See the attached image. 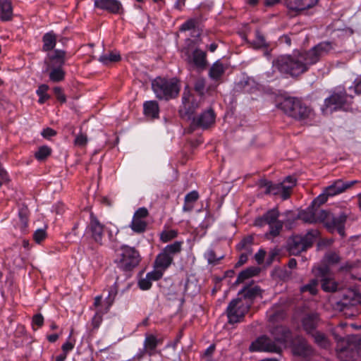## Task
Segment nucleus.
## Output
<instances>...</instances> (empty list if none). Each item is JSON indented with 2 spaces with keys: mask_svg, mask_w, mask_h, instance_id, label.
<instances>
[{
  "mask_svg": "<svg viewBox=\"0 0 361 361\" xmlns=\"http://www.w3.org/2000/svg\"><path fill=\"white\" fill-rule=\"evenodd\" d=\"M319 235L317 230H310L304 235H297L289 238L288 250L293 255H298L312 247Z\"/></svg>",
  "mask_w": 361,
  "mask_h": 361,
  "instance_id": "6e6552de",
  "label": "nucleus"
},
{
  "mask_svg": "<svg viewBox=\"0 0 361 361\" xmlns=\"http://www.w3.org/2000/svg\"><path fill=\"white\" fill-rule=\"evenodd\" d=\"M271 334L274 336L275 341L283 343L290 337V331L286 326H276L271 330Z\"/></svg>",
  "mask_w": 361,
  "mask_h": 361,
  "instance_id": "a878e982",
  "label": "nucleus"
},
{
  "mask_svg": "<svg viewBox=\"0 0 361 361\" xmlns=\"http://www.w3.org/2000/svg\"><path fill=\"white\" fill-rule=\"evenodd\" d=\"M94 6L114 14L120 13L123 10L122 4L118 0H94Z\"/></svg>",
  "mask_w": 361,
  "mask_h": 361,
  "instance_id": "6ab92c4d",
  "label": "nucleus"
},
{
  "mask_svg": "<svg viewBox=\"0 0 361 361\" xmlns=\"http://www.w3.org/2000/svg\"><path fill=\"white\" fill-rule=\"evenodd\" d=\"M66 72L62 68V66H57L53 68L49 72V80L54 82H59L63 81L65 78Z\"/></svg>",
  "mask_w": 361,
  "mask_h": 361,
  "instance_id": "e433bc0d",
  "label": "nucleus"
},
{
  "mask_svg": "<svg viewBox=\"0 0 361 361\" xmlns=\"http://www.w3.org/2000/svg\"><path fill=\"white\" fill-rule=\"evenodd\" d=\"M322 209H314L311 206L309 207L307 210L300 213V218L305 222L307 223H316L317 221H320V219L319 218L320 211Z\"/></svg>",
  "mask_w": 361,
  "mask_h": 361,
  "instance_id": "c756f323",
  "label": "nucleus"
},
{
  "mask_svg": "<svg viewBox=\"0 0 361 361\" xmlns=\"http://www.w3.org/2000/svg\"><path fill=\"white\" fill-rule=\"evenodd\" d=\"M120 54L111 52L109 54H104L99 57V61L104 65H108L112 62H118L121 60Z\"/></svg>",
  "mask_w": 361,
  "mask_h": 361,
  "instance_id": "37998d69",
  "label": "nucleus"
},
{
  "mask_svg": "<svg viewBox=\"0 0 361 361\" xmlns=\"http://www.w3.org/2000/svg\"><path fill=\"white\" fill-rule=\"evenodd\" d=\"M87 142V137L85 135L82 133L78 135L74 141L75 145L79 147H83L86 145Z\"/></svg>",
  "mask_w": 361,
  "mask_h": 361,
  "instance_id": "680f3d73",
  "label": "nucleus"
},
{
  "mask_svg": "<svg viewBox=\"0 0 361 361\" xmlns=\"http://www.w3.org/2000/svg\"><path fill=\"white\" fill-rule=\"evenodd\" d=\"M277 106L287 116L302 124H310L315 118L313 108L298 97H286Z\"/></svg>",
  "mask_w": 361,
  "mask_h": 361,
  "instance_id": "7ed1b4c3",
  "label": "nucleus"
},
{
  "mask_svg": "<svg viewBox=\"0 0 361 361\" xmlns=\"http://www.w3.org/2000/svg\"><path fill=\"white\" fill-rule=\"evenodd\" d=\"M311 335L317 345L324 349L330 348L331 343L324 333L316 331Z\"/></svg>",
  "mask_w": 361,
  "mask_h": 361,
  "instance_id": "f704fd0d",
  "label": "nucleus"
},
{
  "mask_svg": "<svg viewBox=\"0 0 361 361\" xmlns=\"http://www.w3.org/2000/svg\"><path fill=\"white\" fill-rule=\"evenodd\" d=\"M13 6L11 0H0V19L7 22L13 19Z\"/></svg>",
  "mask_w": 361,
  "mask_h": 361,
  "instance_id": "b1692460",
  "label": "nucleus"
},
{
  "mask_svg": "<svg viewBox=\"0 0 361 361\" xmlns=\"http://www.w3.org/2000/svg\"><path fill=\"white\" fill-rule=\"evenodd\" d=\"M250 44L255 49L267 48L269 46L264 35L259 30H256L255 39Z\"/></svg>",
  "mask_w": 361,
  "mask_h": 361,
  "instance_id": "ea45409f",
  "label": "nucleus"
},
{
  "mask_svg": "<svg viewBox=\"0 0 361 361\" xmlns=\"http://www.w3.org/2000/svg\"><path fill=\"white\" fill-rule=\"evenodd\" d=\"M320 322L321 319L318 313H306L301 319L302 327L307 334H312L316 331Z\"/></svg>",
  "mask_w": 361,
  "mask_h": 361,
  "instance_id": "f3484780",
  "label": "nucleus"
},
{
  "mask_svg": "<svg viewBox=\"0 0 361 361\" xmlns=\"http://www.w3.org/2000/svg\"><path fill=\"white\" fill-rule=\"evenodd\" d=\"M29 210L27 207L23 206L18 210L19 222L17 226L23 233H26L28 226Z\"/></svg>",
  "mask_w": 361,
  "mask_h": 361,
  "instance_id": "473e14b6",
  "label": "nucleus"
},
{
  "mask_svg": "<svg viewBox=\"0 0 361 361\" xmlns=\"http://www.w3.org/2000/svg\"><path fill=\"white\" fill-rule=\"evenodd\" d=\"M318 279H314L300 288L301 293L309 292L311 295H315L317 292Z\"/></svg>",
  "mask_w": 361,
  "mask_h": 361,
  "instance_id": "c03bdc74",
  "label": "nucleus"
},
{
  "mask_svg": "<svg viewBox=\"0 0 361 361\" xmlns=\"http://www.w3.org/2000/svg\"><path fill=\"white\" fill-rule=\"evenodd\" d=\"M251 278V274H248V271H246L245 269L240 271L237 277V279L235 281L236 283H243L245 280Z\"/></svg>",
  "mask_w": 361,
  "mask_h": 361,
  "instance_id": "338daca9",
  "label": "nucleus"
},
{
  "mask_svg": "<svg viewBox=\"0 0 361 361\" xmlns=\"http://www.w3.org/2000/svg\"><path fill=\"white\" fill-rule=\"evenodd\" d=\"M66 52L62 49H55L53 54L49 56L51 61H54L58 66H63L66 61Z\"/></svg>",
  "mask_w": 361,
  "mask_h": 361,
  "instance_id": "4c0bfd02",
  "label": "nucleus"
},
{
  "mask_svg": "<svg viewBox=\"0 0 361 361\" xmlns=\"http://www.w3.org/2000/svg\"><path fill=\"white\" fill-rule=\"evenodd\" d=\"M325 261L331 264H335L340 262V256L336 252H329L324 256Z\"/></svg>",
  "mask_w": 361,
  "mask_h": 361,
  "instance_id": "8fccbe9b",
  "label": "nucleus"
},
{
  "mask_svg": "<svg viewBox=\"0 0 361 361\" xmlns=\"http://www.w3.org/2000/svg\"><path fill=\"white\" fill-rule=\"evenodd\" d=\"M144 115L151 119H156L159 116V106L157 101H146L143 104Z\"/></svg>",
  "mask_w": 361,
  "mask_h": 361,
  "instance_id": "5701e85b",
  "label": "nucleus"
},
{
  "mask_svg": "<svg viewBox=\"0 0 361 361\" xmlns=\"http://www.w3.org/2000/svg\"><path fill=\"white\" fill-rule=\"evenodd\" d=\"M353 90L356 94H361V75L355 80Z\"/></svg>",
  "mask_w": 361,
  "mask_h": 361,
  "instance_id": "774afa93",
  "label": "nucleus"
},
{
  "mask_svg": "<svg viewBox=\"0 0 361 361\" xmlns=\"http://www.w3.org/2000/svg\"><path fill=\"white\" fill-rule=\"evenodd\" d=\"M164 272V271H162L161 269L155 268V270L148 272L147 274V276L152 282L154 281H158L159 279H160L162 277Z\"/></svg>",
  "mask_w": 361,
  "mask_h": 361,
  "instance_id": "4d7b16f0",
  "label": "nucleus"
},
{
  "mask_svg": "<svg viewBox=\"0 0 361 361\" xmlns=\"http://www.w3.org/2000/svg\"><path fill=\"white\" fill-rule=\"evenodd\" d=\"M205 87V81L204 79H199L195 82V90L200 94H203Z\"/></svg>",
  "mask_w": 361,
  "mask_h": 361,
  "instance_id": "e2e57ef3",
  "label": "nucleus"
},
{
  "mask_svg": "<svg viewBox=\"0 0 361 361\" xmlns=\"http://www.w3.org/2000/svg\"><path fill=\"white\" fill-rule=\"evenodd\" d=\"M293 351L295 355L302 357H309L313 355V348L304 338H299L293 345Z\"/></svg>",
  "mask_w": 361,
  "mask_h": 361,
  "instance_id": "aec40b11",
  "label": "nucleus"
},
{
  "mask_svg": "<svg viewBox=\"0 0 361 361\" xmlns=\"http://www.w3.org/2000/svg\"><path fill=\"white\" fill-rule=\"evenodd\" d=\"M162 343V341L158 339L153 334H146L143 343V347L146 350L147 353L152 356L155 354L157 347Z\"/></svg>",
  "mask_w": 361,
  "mask_h": 361,
  "instance_id": "393cba45",
  "label": "nucleus"
},
{
  "mask_svg": "<svg viewBox=\"0 0 361 361\" xmlns=\"http://www.w3.org/2000/svg\"><path fill=\"white\" fill-rule=\"evenodd\" d=\"M225 71L226 67L219 60H218L211 66L209 71V77L213 80L219 81L224 74Z\"/></svg>",
  "mask_w": 361,
  "mask_h": 361,
  "instance_id": "c85d7f7f",
  "label": "nucleus"
},
{
  "mask_svg": "<svg viewBox=\"0 0 361 361\" xmlns=\"http://www.w3.org/2000/svg\"><path fill=\"white\" fill-rule=\"evenodd\" d=\"M196 20L195 19H193V18H190L188 20H186L185 23H183L180 28H179V30L181 31V32H185V31H188V30H192L196 26Z\"/></svg>",
  "mask_w": 361,
  "mask_h": 361,
  "instance_id": "864d4df0",
  "label": "nucleus"
},
{
  "mask_svg": "<svg viewBox=\"0 0 361 361\" xmlns=\"http://www.w3.org/2000/svg\"><path fill=\"white\" fill-rule=\"evenodd\" d=\"M149 216V212L145 207L137 209L133 216L130 224V228L136 233H144L147 227V223L145 219Z\"/></svg>",
  "mask_w": 361,
  "mask_h": 361,
  "instance_id": "f8f14e48",
  "label": "nucleus"
},
{
  "mask_svg": "<svg viewBox=\"0 0 361 361\" xmlns=\"http://www.w3.org/2000/svg\"><path fill=\"white\" fill-rule=\"evenodd\" d=\"M216 115L212 109L204 111L200 114L192 118L191 126L195 128L207 129L215 122Z\"/></svg>",
  "mask_w": 361,
  "mask_h": 361,
  "instance_id": "4468645a",
  "label": "nucleus"
},
{
  "mask_svg": "<svg viewBox=\"0 0 361 361\" xmlns=\"http://www.w3.org/2000/svg\"><path fill=\"white\" fill-rule=\"evenodd\" d=\"M346 326V323H341L333 332L336 342V354L341 361H355L361 355V335L339 336L338 330Z\"/></svg>",
  "mask_w": 361,
  "mask_h": 361,
  "instance_id": "f03ea898",
  "label": "nucleus"
},
{
  "mask_svg": "<svg viewBox=\"0 0 361 361\" xmlns=\"http://www.w3.org/2000/svg\"><path fill=\"white\" fill-rule=\"evenodd\" d=\"M52 149L47 145H43L38 148L35 153V157L37 160L42 161L46 160L51 154Z\"/></svg>",
  "mask_w": 361,
  "mask_h": 361,
  "instance_id": "a19ab883",
  "label": "nucleus"
},
{
  "mask_svg": "<svg viewBox=\"0 0 361 361\" xmlns=\"http://www.w3.org/2000/svg\"><path fill=\"white\" fill-rule=\"evenodd\" d=\"M138 286L142 290H149L152 286V281L146 275L145 278H142L138 281Z\"/></svg>",
  "mask_w": 361,
  "mask_h": 361,
  "instance_id": "5fc2aeb1",
  "label": "nucleus"
},
{
  "mask_svg": "<svg viewBox=\"0 0 361 361\" xmlns=\"http://www.w3.org/2000/svg\"><path fill=\"white\" fill-rule=\"evenodd\" d=\"M182 104L185 110V114L188 115L189 118L199 106L198 102L195 99V96L188 86L184 88L183 92Z\"/></svg>",
  "mask_w": 361,
  "mask_h": 361,
  "instance_id": "a211bd4d",
  "label": "nucleus"
},
{
  "mask_svg": "<svg viewBox=\"0 0 361 361\" xmlns=\"http://www.w3.org/2000/svg\"><path fill=\"white\" fill-rule=\"evenodd\" d=\"M104 229L105 226L99 221L93 212H91L87 230L90 233L92 239L99 245H102Z\"/></svg>",
  "mask_w": 361,
  "mask_h": 361,
  "instance_id": "ddd939ff",
  "label": "nucleus"
},
{
  "mask_svg": "<svg viewBox=\"0 0 361 361\" xmlns=\"http://www.w3.org/2000/svg\"><path fill=\"white\" fill-rule=\"evenodd\" d=\"M57 42V36L53 32L50 31L45 33L42 37V51H49L54 49Z\"/></svg>",
  "mask_w": 361,
  "mask_h": 361,
  "instance_id": "2f4dec72",
  "label": "nucleus"
},
{
  "mask_svg": "<svg viewBox=\"0 0 361 361\" xmlns=\"http://www.w3.org/2000/svg\"><path fill=\"white\" fill-rule=\"evenodd\" d=\"M121 252L115 259V263L120 269L131 271L139 264L141 257L135 247L124 245L121 247Z\"/></svg>",
  "mask_w": 361,
  "mask_h": 361,
  "instance_id": "0eeeda50",
  "label": "nucleus"
},
{
  "mask_svg": "<svg viewBox=\"0 0 361 361\" xmlns=\"http://www.w3.org/2000/svg\"><path fill=\"white\" fill-rule=\"evenodd\" d=\"M268 225L269 226V231L266 234V235H271V237L274 238L279 235L281 231L282 230L283 223L281 221H279Z\"/></svg>",
  "mask_w": 361,
  "mask_h": 361,
  "instance_id": "a18cd8bd",
  "label": "nucleus"
},
{
  "mask_svg": "<svg viewBox=\"0 0 361 361\" xmlns=\"http://www.w3.org/2000/svg\"><path fill=\"white\" fill-rule=\"evenodd\" d=\"M312 271L317 279H320L322 288L326 292L336 290L337 284L331 278L329 268L324 265L314 268Z\"/></svg>",
  "mask_w": 361,
  "mask_h": 361,
  "instance_id": "9b49d317",
  "label": "nucleus"
},
{
  "mask_svg": "<svg viewBox=\"0 0 361 361\" xmlns=\"http://www.w3.org/2000/svg\"><path fill=\"white\" fill-rule=\"evenodd\" d=\"M54 93L56 99L61 103H64L66 101V97L63 92L62 89L60 87H55L53 89Z\"/></svg>",
  "mask_w": 361,
  "mask_h": 361,
  "instance_id": "bf43d9fd",
  "label": "nucleus"
},
{
  "mask_svg": "<svg viewBox=\"0 0 361 361\" xmlns=\"http://www.w3.org/2000/svg\"><path fill=\"white\" fill-rule=\"evenodd\" d=\"M279 216V212L277 208L269 209L265 214H264L261 218H259L256 220V224L261 226L262 224V221L267 224L276 223L280 221L278 219Z\"/></svg>",
  "mask_w": 361,
  "mask_h": 361,
  "instance_id": "cd10ccee",
  "label": "nucleus"
},
{
  "mask_svg": "<svg viewBox=\"0 0 361 361\" xmlns=\"http://www.w3.org/2000/svg\"><path fill=\"white\" fill-rule=\"evenodd\" d=\"M328 197H329L326 192H325V190L320 194L319 196H317L312 202L311 207L314 209H317L316 207H319L320 205L324 204L327 200Z\"/></svg>",
  "mask_w": 361,
  "mask_h": 361,
  "instance_id": "09e8293b",
  "label": "nucleus"
},
{
  "mask_svg": "<svg viewBox=\"0 0 361 361\" xmlns=\"http://www.w3.org/2000/svg\"><path fill=\"white\" fill-rule=\"evenodd\" d=\"M178 235L176 230H164L160 233V240L162 243H168L176 238Z\"/></svg>",
  "mask_w": 361,
  "mask_h": 361,
  "instance_id": "49530a36",
  "label": "nucleus"
},
{
  "mask_svg": "<svg viewBox=\"0 0 361 361\" xmlns=\"http://www.w3.org/2000/svg\"><path fill=\"white\" fill-rule=\"evenodd\" d=\"M214 219L213 215L209 212H208L205 216L204 219L200 224V226L204 229H207L214 223Z\"/></svg>",
  "mask_w": 361,
  "mask_h": 361,
  "instance_id": "13d9d810",
  "label": "nucleus"
},
{
  "mask_svg": "<svg viewBox=\"0 0 361 361\" xmlns=\"http://www.w3.org/2000/svg\"><path fill=\"white\" fill-rule=\"evenodd\" d=\"M173 259L169 257L164 251L161 252L157 256L154 261V267L156 269H160L165 271L172 264Z\"/></svg>",
  "mask_w": 361,
  "mask_h": 361,
  "instance_id": "bb28decb",
  "label": "nucleus"
},
{
  "mask_svg": "<svg viewBox=\"0 0 361 361\" xmlns=\"http://www.w3.org/2000/svg\"><path fill=\"white\" fill-rule=\"evenodd\" d=\"M183 242V241H175L174 243L167 245L163 250L166 254L169 257H171L173 259L174 255L180 253L182 250Z\"/></svg>",
  "mask_w": 361,
  "mask_h": 361,
  "instance_id": "c9c22d12",
  "label": "nucleus"
},
{
  "mask_svg": "<svg viewBox=\"0 0 361 361\" xmlns=\"http://www.w3.org/2000/svg\"><path fill=\"white\" fill-rule=\"evenodd\" d=\"M238 295V298H242L244 302H250L251 307L254 302V300L258 296H262V290L257 285L247 284L245 285L240 290H239Z\"/></svg>",
  "mask_w": 361,
  "mask_h": 361,
  "instance_id": "dca6fc26",
  "label": "nucleus"
},
{
  "mask_svg": "<svg viewBox=\"0 0 361 361\" xmlns=\"http://www.w3.org/2000/svg\"><path fill=\"white\" fill-rule=\"evenodd\" d=\"M350 211L348 208H339L333 212L321 210L319 218L320 222L324 223L326 229L331 232L335 231L341 236H345V224Z\"/></svg>",
  "mask_w": 361,
  "mask_h": 361,
  "instance_id": "39448f33",
  "label": "nucleus"
},
{
  "mask_svg": "<svg viewBox=\"0 0 361 361\" xmlns=\"http://www.w3.org/2000/svg\"><path fill=\"white\" fill-rule=\"evenodd\" d=\"M180 82L177 78L156 77L152 81V90L159 100L169 101L178 97Z\"/></svg>",
  "mask_w": 361,
  "mask_h": 361,
  "instance_id": "20e7f679",
  "label": "nucleus"
},
{
  "mask_svg": "<svg viewBox=\"0 0 361 361\" xmlns=\"http://www.w3.org/2000/svg\"><path fill=\"white\" fill-rule=\"evenodd\" d=\"M194 66L200 70H204L207 66V53L199 48H196L192 53L189 61Z\"/></svg>",
  "mask_w": 361,
  "mask_h": 361,
  "instance_id": "4be33fe9",
  "label": "nucleus"
},
{
  "mask_svg": "<svg viewBox=\"0 0 361 361\" xmlns=\"http://www.w3.org/2000/svg\"><path fill=\"white\" fill-rule=\"evenodd\" d=\"M292 188L291 185H286L284 183H281L280 195L283 200L289 198Z\"/></svg>",
  "mask_w": 361,
  "mask_h": 361,
  "instance_id": "6e6d98bb",
  "label": "nucleus"
},
{
  "mask_svg": "<svg viewBox=\"0 0 361 361\" xmlns=\"http://www.w3.org/2000/svg\"><path fill=\"white\" fill-rule=\"evenodd\" d=\"M44 324V317L42 314H36L32 317V325L34 328V326L36 325L37 327H42Z\"/></svg>",
  "mask_w": 361,
  "mask_h": 361,
  "instance_id": "052dcab7",
  "label": "nucleus"
},
{
  "mask_svg": "<svg viewBox=\"0 0 361 361\" xmlns=\"http://www.w3.org/2000/svg\"><path fill=\"white\" fill-rule=\"evenodd\" d=\"M319 0H286V6L289 11L299 15L303 11L312 8L317 5Z\"/></svg>",
  "mask_w": 361,
  "mask_h": 361,
  "instance_id": "2eb2a0df",
  "label": "nucleus"
},
{
  "mask_svg": "<svg viewBox=\"0 0 361 361\" xmlns=\"http://www.w3.org/2000/svg\"><path fill=\"white\" fill-rule=\"evenodd\" d=\"M250 254L251 253H248V252L242 253L240 255L239 259L237 262V263L235 264V267L238 268V267L243 266L244 264H245L247 261L248 255Z\"/></svg>",
  "mask_w": 361,
  "mask_h": 361,
  "instance_id": "69168bd1",
  "label": "nucleus"
},
{
  "mask_svg": "<svg viewBox=\"0 0 361 361\" xmlns=\"http://www.w3.org/2000/svg\"><path fill=\"white\" fill-rule=\"evenodd\" d=\"M46 238L47 232L43 228L36 230L33 234V239L38 244L41 243Z\"/></svg>",
  "mask_w": 361,
  "mask_h": 361,
  "instance_id": "3c124183",
  "label": "nucleus"
},
{
  "mask_svg": "<svg viewBox=\"0 0 361 361\" xmlns=\"http://www.w3.org/2000/svg\"><path fill=\"white\" fill-rule=\"evenodd\" d=\"M49 88V86L46 84L40 85L38 87L37 90H36V94L39 97V104H42L50 98V96L47 94Z\"/></svg>",
  "mask_w": 361,
  "mask_h": 361,
  "instance_id": "79ce46f5",
  "label": "nucleus"
},
{
  "mask_svg": "<svg viewBox=\"0 0 361 361\" xmlns=\"http://www.w3.org/2000/svg\"><path fill=\"white\" fill-rule=\"evenodd\" d=\"M333 49L330 42H322L307 51L281 55L272 61V67L285 77H298L307 72Z\"/></svg>",
  "mask_w": 361,
  "mask_h": 361,
  "instance_id": "f257e3e1",
  "label": "nucleus"
},
{
  "mask_svg": "<svg viewBox=\"0 0 361 361\" xmlns=\"http://www.w3.org/2000/svg\"><path fill=\"white\" fill-rule=\"evenodd\" d=\"M353 96L348 94L343 86H338L331 90L329 97L324 99L322 110L331 111L343 109L347 111L353 102Z\"/></svg>",
  "mask_w": 361,
  "mask_h": 361,
  "instance_id": "423d86ee",
  "label": "nucleus"
},
{
  "mask_svg": "<svg viewBox=\"0 0 361 361\" xmlns=\"http://www.w3.org/2000/svg\"><path fill=\"white\" fill-rule=\"evenodd\" d=\"M204 257L207 259L209 264H216L219 262L224 257L223 255L220 257H216L215 252L213 250H208L205 254Z\"/></svg>",
  "mask_w": 361,
  "mask_h": 361,
  "instance_id": "de8ad7c7",
  "label": "nucleus"
},
{
  "mask_svg": "<svg viewBox=\"0 0 361 361\" xmlns=\"http://www.w3.org/2000/svg\"><path fill=\"white\" fill-rule=\"evenodd\" d=\"M259 185L260 188H265L264 193L267 195H280L281 183H273L266 179H262L259 181Z\"/></svg>",
  "mask_w": 361,
  "mask_h": 361,
  "instance_id": "7c9ffc66",
  "label": "nucleus"
},
{
  "mask_svg": "<svg viewBox=\"0 0 361 361\" xmlns=\"http://www.w3.org/2000/svg\"><path fill=\"white\" fill-rule=\"evenodd\" d=\"M249 350L251 352L264 351L275 353H280L281 351V347L267 336H261L252 342Z\"/></svg>",
  "mask_w": 361,
  "mask_h": 361,
  "instance_id": "9d476101",
  "label": "nucleus"
},
{
  "mask_svg": "<svg viewBox=\"0 0 361 361\" xmlns=\"http://www.w3.org/2000/svg\"><path fill=\"white\" fill-rule=\"evenodd\" d=\"M104 231H106L108 232L109 239L110 242L111 243V247L116 251V247H117V240L116 238V235L118 233V230L116 228L115 232L109 229V228H106Z\"/></svg>",
  "mask_w": 361,
  "mask_h": 361,
  "instance_id": "603ef678",
  "label": "nucleus"
},
{
  "mask_svg": "<svg viewBox=\"0 0 361 361\" xmlns=\"http://www.w3.org/2000/svg\"><path fill=\"white\" fill-rule=\"evenodd\" d=\"M199 193L196 190L188 192L184 198V204L183 211L185 212H191L194 207V203L198 200Z\"/></svg>",
  "mask_w": 361,
  "mask_h": 361,
  "instance_id": "72a5a7b5",
  "label": "nucleus"
},
{
  "mask_svg": "<svg viewBox=\"0 0 361 361\" xmlns=\"http://www.w3.org/2000/svg\"><path fill=\"white\" fill-rule=\"evenodd\" d=\"M355 182L356 181L343 182L342 180H337L332 185L326 187L324 190L329 197H332L343 192Z\"/></svg>",
  "mask_w": 361,
  "mask_h": 361,
  "instance_id": "412c9836",
  "label": "nucleus"
},
{
  "mask_svg": "<svg viewBox=\"0 0 361 361\" xmlns=\"http://www.w3.org/2000/svg\"><path fill=\"white\" fill-rule=\"evenodd\" d=\"M357 300L355 298H352L351 300H348L347 298H343L340 304L343 307V310L345 308H348L350 306H354L357 304Z\"/></svg>",
  "mask_w": 361,
  "mask_h": 361,
  "instance_id": "0e129e2a",
  "label": "nucleus"
},
{
  "mask_svg": "<svg viewBox=\"0 0 361 361\" xmlns=\"http://www.w3.org/2000/svg\"><path fill=\"white\" fill-rule=\"evenodd\" d=\"M250 309V302L246 303L242 298L233 299L228 305L226 314L228 322L233 324L243 321L245 314Z\"/></svg>",
  "mask_w": 361,
  "mask_h": 361,
  "instance_id": "1a4fd4ad",
  "label": "nucleus"
},
{
  "mask_svg": "<svg viewBox=\"0 0 361 361\" xmlns=\"http://www.w3.org/2000/svg\"><path fill=\"white\" fill-rule=\"evenodd\" d=\"M254 238L252 235H247L243 238L236 245V249L239 251L245 250L248 253H252L251 246L253 244Z\"/></svg>",
  "mask_w": 361,
  "mask_h": 361,
  "instance_id": "58836bf2",
  "label": "nucleus"
}]
</instances>
